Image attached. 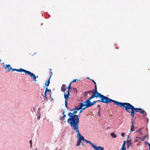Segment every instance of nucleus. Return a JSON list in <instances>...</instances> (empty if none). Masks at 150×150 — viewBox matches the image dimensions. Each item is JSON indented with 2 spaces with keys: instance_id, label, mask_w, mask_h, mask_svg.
I'll list each match as a JSON object with an SVG mask.
<instances>
[{
  "instance_id": "72a5a7b5",
  "label": "nucleus",
  "mask_w": 150,
  "mask_h": 150,
  "mask_svg": "<svg viewBox=\"0 0 150 150\" xmlns=\"http://www.w3.org/2000/svg\"><path fill=\"white\" fill-rule=\"evenodd\" d=\"M44 97L46 99V101H47L48 100H47V94H44Z\"/></svg>"
},
{
  "instance_id": "de8ad7c7",
  "label": "nucleus",
  "mask_w": 150,
  "mask_h": 150,
  "mask_svg": "<svg viewBox=\"0 0 150 150\" xmlns=\"http://www.w3.org/2000/svg\"><path fill=\"white\" fill-rule=\"evenodd\" d=\"M66 95L69 96L70 95V93H67V94L66 93Z\"/></svg>"
},
{
  "instance_id": "5701e85b",
  "label": "nucleus",
  "mask_w": 150,
  "mask_h": 150,
  "mask_svg": "<svg viewBox=\"0 0 150 150\" xmlns=\"http://www.w3.org/2000/svg\"><path fill=\"white\" fill-rule=\"evenodd\" d=\"M137 139H138L139 140H140L141 141H143L144 140L145 138L144 137H137Z\"/></svg>"
},
{
  "instance_id": "f03ea898",
  "label": "nucleus",
  "mask_w": 150,
  "mask_h": 150,
  "mask_svg": "<svg viewBox=\"0 0 150 150\" xmlns=\"http://www.w3.org/2000/svg\"><path fill=\"white\" fill-rule=\"evenodd\" d=\"M76 114L74 111L73 113L69 112L68 114L69 117L67 120V122L73 128L79 127V116Z\"/></svg>"
},
{
  "instance_id": "0e129e2a",
  "label": "nucleus",
  "mask_w": 150,
  "mask_h": 150,
  "mask_svg": "<svg viewBox=\"0 0 150 150\" xmlns=\"http://www.w3.org/2000/svg\"><path fill=\"white\" fill-rule=\"evenodd\" d=\"M87 79H90L89 78V77H87Z\"/></svg>"
},
{
  "instance_id": "3c124183",
  "label": "nucleus",
  "mask_w": 150,
  "mask_h": 150,
  "mask_svg": "<svg viewBox=\"0 0 150 150\" xmlns=\"http://www.w3.org/2000/svg\"><path fill=\"white\" fill-rule=\"evenodd\" d=\"M145 118L146 117V115H144L143 116Z\"/></svg>"
},
{
  "instance_id": "aec40b11",
  "label": "nucleus",
  "mask_w": 150,
  "mask_h": 150,
  "mask_svg": "<svg viewBox=\"0 0 150 150\" xmlns=\"http://www.w3.org/2000/svg\"><path fill=\"white\" fill-rule=\"evenodd\" d=\"M85 141L86 142V143H89V144L91 145V146L93 148V147L95 146V145H94L90 141H88L85 139Z\"/></svg>"
},
{
  "instance_id": "bf43d9fd",
  "label": "nucleus",
  "mask_w": 150,
  "mask_h": 150,
  "mask_svg": "<svg viewBox=\"0 0 150 150\" xmlns=\"http://www.w3.org/2000/svg\"><path fill=\"white\" fill-rule=\"evenodd\" d=\"M148 146H149V150H150V144H149Z\"/></svg>"
},
{
  "instance_id": "6e6552de",
  "label": "nucleus",
  "mask_w": 150,
  "mask_h": 150,
  "mask_svg": "<svg viewBox=\"0 0 150 150\" xmlns=\"http://www.w3.org/2000/svg\"><path fill=\"white\" fill-rule=\"evenodd\" d=\"M83 106H82V105L81 104V103H79V105L78 106V107L77 108H74V113L76 114L77 112V111L79 110H81L82 109V108H83Z\"/></svg>"
},
{
  "instance_id": "a211bd4d",
  "label": "nucleus",
  "mask_w": 150,
  "mask_h": 150,
  "mask_svg": "<svg viewBox=\"0 0 150 150\" xmlns=\"http://www.w3.org/2000/svg\"><path fill=\"white\" fill-rule=\"evenodd\" d=\"M50 77H49L47 81H46L45 85V86H47V87L49 86V84L50 83Z\"/></svg>"
},
{
  "instance_id": "f257e3e1",
  "label": "nucleus",
  "mask_w": 150,
  "mask_h": 150,
  "mask_svg": "<svg viewBox=\"0 0 150 150\" xmlns=\"http://www.w3.org/2000/svg\"><path fill=\"white\" fill-rule=\"evenodd\" d=\"M118 105L124 108L127 112H130L132 118L134 116V111L136 112H139L141 110H142V108H135L133 106L129 103H122L118 101Z\"/></svg>"
},
{
  "instance_id": "bb28decb",
  "label": "nucleus",
  "mask_w": 150,
  "mask_h": 150,
  "mask_svg": "<svg viewBox=\"0 0 150 150\" xmlns=\"http://www.w3.org/2000/svg\"><path fill=\"white\" fill-rule=\"evenodd\" d=\"M72 83V82H71L70 83L69 86L67 87V89H69V90H70V89L71 88V84Z\"/></svg>"
},
{
  "instance_id": "c85d7f7f",
  "label": "nucleus",
  "mask_w": 150,
  "mask_h": 150,
  "mask_svg": "<svg viewBox=\"0 0 150 150\" xmlns=\"http://www.w3.org/2000/svg\"><path fill=\"white\" fill-rule=\"evenodd\" d=\"M126 147L125 146H122L121 150H126Z\"/></svg>"
},
{
  "instance_id": "7ed1b4c3",
  "label": "nucleus",
  "mask_w": 150,
  "mask_h": 150,
  "mask_svg": "<svg viewBox=\"0 0 150 150\" xmlns=\"http://www.w3.org/2000/svg\"><path fill=\"white\" fill-rule=\"evenodd\" d=\"M98 96L97 98H100V99L96 100V102H100L103 103H105L107 105H108L109 103L113 102L115 105H118V101L110 99L108 97L104 96L100 93L98 94Z\"/></svg>"
},
{
  "instance_id": "864d4df0",
  "label": "nucleus",
  "mask_w": 150,
  "mask_h": 150,
  "mask_svg": "<svg viewBox=\"0 0 150 150\" xmlns=\"http://www.w3.org/2000/svg\"><path fill=\"white\" fill-rule=\"evenodd\" d=\"M141 128H140L139 129V133H140V134H141Z\"/></svg>"
},
{
  "instance_id": "1a4fd4ad",
  "label": "nucleus",
  "mask_w": 150,
  "mask_h": 150,
  "mask_svg": "<svg viewBox=\"0 0 150 150\" xmlns=\"http://www.w3.org/2000/svg\"><path fill=\"white\" fill-rule=\"evenodd\" d=\"M16 71L20 72H24L25 74H28L29 71H27L24 69L20 68L19 69H17Z\"/></svg>"
},
{
  "instance_id": "4c0bfd02",
  "label": "nucleus",
  "mask_w": 150,
  "mask_h": 150,
  "mask_svg": "<svg viewBox=\"0 0 150 150\" xmlns=\"http://www.w3.org/2000/svg\"><path fill=\"white\" fill-rule=\"evenodd\" d=\"M144 144L145 145H146L147 144H148L149 145L150 144L148 142H144Z\"/></svg>"
},
{
  "instance_id": "7c9ffc66",
  "label": "nucleus",
  "mask_w": 150,
  "mask_h": 150,
  "mask_svg": "<svg viewBox=\"0 0 150 150\" xmlns=\"http://www.w3.org/2000/svg\"><path fill=\"white\" fill-rule=\"evenodd\" d=\"M96 100L92 102V106H93L96 103Z\"/></svg>"
},
{
  "instance_id": "13d9d810",
  "label": "nucleus",
  "mask_w": 150,
  "mask_h": 150,
  "mask_svg": "<svg viewBox=\"0 0 150 150\" xmlns=\"http://www.w3.org/2000/svg\"><path fill=\"white\" fill-rule=\"evenodd\" d=\"M72 88L74 90H75V91H76V88Z\"/></svg>"
},
{
  "instance_id": "0eeeda50",
  "label": "nucleus",
  "mask_w": 150,
  "mask_h": 150,
  "mask_svg": "<svg viewBox=\"0 0 150 150\" xmlns=\"http://www.w3.org/2000/svg\"><path fill=\"white\" fill-rule=\"evenodd\" d=\"M28 75H29V76H30L32 78H33V80L34 81H36V79L38 77V76H36L33 73L31 72L30 71H29Z\"/></svg>"
},
{
  "instance_id": "6e6d98bb",
  "label": "nucleus",
  "mask_w": 150,
  "mask_h": 150,
  "mask_svg": "<svg viewBox=\"0 0 150 150\" xmlns=\"http://www.w3.org/2000/svg\"><path fill=\"white\" fill-rule=\"evenodd\" d=\"M74 110V108L73 109H71L69 110V111H71L73 110Z\"/></svg>"
},
{
  "instance_id": "2eb2a0df",
  "label": "nucleus",
  "mask_w": 150,
  "mask_h": 150,
  "mask_svg": "<svg viewBox=\"0 0 150 150\" xmlns=\"http://www.w3.org/2000/svg\"><path fill=\"white\" fill-rule=\"evenodd\" d=\"M66 89V86L65 84H63L61 88V90L62 91L64 92V93L65 92Z\"/></svg>"
},
{
  "instance_id": "20e7f679",
  "label": "nucleus",
  "mask_w": 150,
  "mask_h": 150,
  "mask_svg": "<svg viewBox=\"0 0 150 150\" xmlns=\"http://www.w3.org/2000/svg\"><path fill=\"white\" fill-rule=\"evenodd\" d=\"M73 129L77 133V137H79L77 141L81 143L82 141H85V139L84 138V137L81 136V134L80 133L79 129V127L74 128H73Z\"/></svg>"
},
{
  "instance_id": "6ab92c4d",
  "label": "nucleus",
  "mask_w": 150,
  "mask_h": 150,
  "mask_svg": "<svg viewBox=\"0 0 150 150\" xmlns=\"http://www.w3.org/2000/svg\"><path fill=\"white\" fill-rule=\"evenodd\" d=\"M66 115L65 114L63 115V116H61L59 118V120L61 121H63L65 119V118L66 117Z\"/></svg>"
},
{
  "instance_id": "dca6fc26",
  "label": "nucleus",
  "mask_w": 150,
  "mask_h": 150,
  "mask_svg": "<svg viewBox=\"0 0 150 150\" xmlns=\"http://www.w3.org/2000/svg\"><path fill=\"white\" fill-rule=\"evenodd\" d=\"M131 144V141L130 140H127V148H129Z\"/></svg>"
},
{
  "instance_id": "a19ab883",
  "label": "nucleus",
  "mask_w": 150,
  "mask_h": 150,
  "mask_svg": "<svg viewBox=\"0 0 150 150\" xmlns=\"http://www.w3.org/2000/svg\"><path fill=\"white\" fill-rule=\"evenodd\" d=\"M100 110H98V115H99V117L100 116Z\"/></svg>"
},
{
  "instance_id": "09e8293b",
  "label": "nucleus",
  "mask_w": 150,
  "mask_h": 150,
  "mask_svg": "<svg viewBox=\"0 0 150 150\" xmlns=\"http://www.w3.org/2000/svg\"><path fill=\"white\" fill-rule=\"evenodd\" d=\"M47 91L46 90H46L45 91V92H44V94H47Z\"/></svg>"
},
{
  "instance_id": "680f3d73",
  "label": "nucleus",
  "mask_w": 150,
  "mask_h": 150,
  "mask_svg": "<svg viewBox=\"0 0 150 150\" xmlns=\"http://www.w3.org/2000/svg\"><path fill=\"white\" fill-rule=\"evenodd\" d=\"M33 110H34V112H35V109L34 108H33Z\"/></svg>"
},
{
  "instance_id": "5fc2aeb1",
  "label": "nucleus",
  "mask_w": 150,
  "mask_h": 150,
  "mask_svg": "<svg viewBox=\"0 0 150 150\" xmlns=\"http://www.w3.org/2000/svg\"><path fill=\"white\" fill-rule=\"evenodd\" d=\"M65 112L64 111H63L62 112V114H63V115L65 114L64 113Z\"/></svg>"
},
{
  "instance_id": "2f4dec72",
  "label": "nucleus",
  "mask_w": 150,
  "mask_h": 150,
  "mask_svg": "<svg viewBox=\"0 0 150 150\" xmlns=\"http://www.w3.org/2000/svg\"><path fill=\"white\" fill-rule=\"evenodd\" d=\"M47 91V92H50V93L51 92V90L50 89H48V88H47V87H46V88Z\"/></svg>"
},
{
  "instance_id": "69168bd1",
  "label": "nucleus",
  "mask_w": 150,
  "mask_h": 150,
  "mask_svg": "<svg viewBox=\"0 0 150 150\" xmlns=\"http://www.w3.org/2000/svg\"><path fill=\"white\" fill-rule=\"evenodd\" d=\"M107 128L108 129V128H110V127H107Z\"/></svg>"
},
{
  "instance_id": "e433bc0d",
  "label": "nucleus",
  "mask_w": 150,
  "mask_h": 150,
  "mask_svg": "<svg viewBox=\"0 0 150 150\" xmlns=\"http://www.w3.org/2000/svg\"><path fill=\"white\" fill-rule=\"evenodd\" d=\"M97 107L98 108V110H100V105H98L97 106Z\"/></svg>"
},
{
  "instance_id": "f3484780",
  "label": "nucleus",
  "mask_w": 150,
  "mask_h": 150,
  "mask_svg": "<svg viewBox=\"0 0 150 150\" xmlns=\"http://www.w3.org/2000/svg\"><path fill=\"white\" fill-rule=\"evenodd\" d=\"M64 97L65 99V102H67L68 99L70 98L69 96L66 95V93H64Z\"/></svg>"
},
{
  "instance_id": "b1692460",
  "label": "nucleus",
  "mask_w": 150,
  "mask_h": 150,
  "mask_svg": "<svg viewBox=\"0 0 150 150\" xmlns=\"http://www.w3.org/2000/svg\"><path fill=\"white\" fill-rule=\"evenodd\" d=\"M135 129L134 125H132V127L131 128L130 132H133L134 131V129Z\"/></svg>"
},
{
  "instance_id": "a18cd8bd",
  "label": "nucleus",
  "mask_w": 150,
  "mask_h": 150,
  "mask_svg": "<svg viewBox=\"0 0 150 150\" xmlns=\"http://www.w3.org/2000/svg\"><path fill=\"white\" fill-rule=\"evenodd\" d=\"M144 137L145 139L146 138H148V136L147 135H145L144 136Z\"/></svg>"
},
{
  "instance_id": "412c9836",
  "label": "nucleus",
  "mask_w": 150,
  "mask_h": 150,
  "mask_svg": "<svg viewBox=\"0 0 150 150\" xmlns=\"http://www.w3.org/2000/svg\"><path fill=\"white\" fill-rule=\"evenodd\" d=\"M85 109L83 108H82V109H81V110H80V112H79V114L78 115H79V117H80V114L82 112V111L84 110Z\"/></svg>"
},
{
  "instance_id": "393cba45",
  "label": "nucleus",
  "mask_w": 150,
  "mask_h": 150,
  "mask_svg": "<svg viewBox=\"0 0 150 150\" xmlns=\"http://www.w3.org/2000/svg\"><path fill=\"white\" fill-rule=\"evenodd\" d=\"M139 112L142 114H144V113H146V112L142 109V110H141L139 111Z\"/></svg>"
},
{
  "instance_id": "39448f33",
  "label": "nucleus",
  "mask_w": 150,
  "mask_h": 150,
  "mask_svg": "<svg viewBox=\"0 0 150 150\" xmlns=\"http://www.w3.org/2000/svg\"><path fill=\"white\" fill-rule=\"evenodd\" d=\"M81 103L83 107L85 106L84 108L85 109L87 108L92 106V102H91V100L88 99H87L86 101L82 103Z\"/></svg>"
},
{
  "instance_id": "4be33fe9",
  "label": "nucleus",
  "mask_w": 150,
  "mask_h": 150,
  "mask_svg": "<svg viewBox=\"0 0 150 150\" xmlns=\"http://www.w3.org/2000/svg\"><path fill=\"white\" fill-rule=\"evenodd\" d=\"M111 136L114 138H115L117 137V135L114 133L112 132L110 134Z\"/></svg>"
},
{
  "instance_id": "ddd939ff",
  "label": "nucleus",
  "mask_w": 150,
  "mask_h": 150,
  "mask_svg": "<svg viewBox=\"0 0 150 150\" xmlns=\"http://www.w3.org/2000/svg\"><path fill=\"white\" fill-rule=\"evenodd\" d=\"M99 93H98L97 94H93L88 99L91 100L92 99L94 98H97L98 96V94H99Z\"/></svg>"
},
{
  "instance_id": "e2e57ef3",
  "label": "nucleus",
  "mask_w": 150,
  "mask_h": 150,
  "mask_svg": "<svg viewBox=\"0 0 150 150\" xmlns=\"http://www.w3.org/2000/svg\"><path fill=\"white\" fill-rule=\"evenodd\" d=\"M49 70H50V71H51L52 70V69H50Z\"/></svg>"
},
{
  "instance_id": "052dcab7",
  "label": "nucleus",
  "mask_w": 150,
  "mask_h": 150,
  "mask_svg": "<svg viewBox=\"0 0 150 150\" xmlns=\"http://www.w3.org/2000/svg\"><path fill=\"white\" fill-rule=\"evenodd\" d=\"M129 138V135H128L127 136V139H128Z\"/></svg>"
},
{
  "instance_id": "f704fd0d",
  "label": "nucleus",
  "mask_w": 150,
  "mask_h": 150,
  "mask_svg": "<svg viewBox=\"0 0 150 150\" xmlns=\"http://www.w3.org/2000/svg\"><path fill=\"white\" fill-rule=\"evenodd\" d=\"M125 133H122L121 134V136L123 137H124L125 136Z\"/></svg>"
},
{
  "instance_id": "8fccbe9b",
  "label": "nucleus",
  "mask_w": 150,
  "mask_h": 150,
  "mask_svg": "<svg viewBox=\"0 0 150 150\" xmlns=\"http://www.w3.org/2000/svg\"><path fill=\"white\" fill-rule=\"evenodd\" d=\"M70 90H69V89H68L67 91V93H70L69 91Z\"/></svg>"
},
{
  "instance_id": "774afa93",
  "label": "nucleus",
  "mask_w": 150,
  "mask_h": 150,
  "mask_svg": "<svg viewBox=\"0 0 150 150\" xmlns=\"http://www.w3.org/2000/svg\"><path fill=\"white\" fill-rule=\"evenodd\" d=\"M1 59H0V62H1Z\"/></svg>"
},
{
  "instance_id": "f8f14e48",
  "label": "nucleus",
  "mask_w": 150,
  "mask_h": 150,
  "mask_svg": "<svg viewBox=\"0 0 150 150\" xmlns=\"http://www.w3.org/2000/svg\"><path fill=\"white\" fill-rule=\"evenodd\" d=\"M99 93H98L97 94H93L88 99L91 100L92 99L94 98H97L98 96V94H99Z\"/></svg>"
},
{
  "instance_id": "603ef678",
  "label": "nucleus",
  "mask_w": 150,
  "mask_h": 150,
  "mask_svg": "<svg viewBox=\"0 0 150 150\" xmlns=\"http://www.w3.org/2000/svg\"><path fill=\"white\" fill-rule=\"evenodd\" d=\"M83 141L82 142H81V144L82 146H83L84 145V144L83 143Z\"/></svg>"
},
{
  "instance_id": "4d7b16f0",
  "label": "nucleus",
  "mask_w": 150,
  "mask_h": 150,
  "mask_svg": "<svg viewBox=\"0 0 150 150\" xmlns=\"http://www.w3.org/2000/svg\"><path fill=\"white\" fill-rule=\"evenodd\" d=\"M4 62H3L2 63L3 66L5 67V66H4Z\"/></svg>"
},
{
  "instance_id": "4468645a",
  "label": "nucleus",
  "mask_w": 150,
  "mask_h": 150,
  "mask_svg": "<svg viewBox=\"0 0 150 150\" xmlns=\"http://www.w3.org/2000/svg\"><path fill=\"white\" fill-rule=\"evenodd\" d=\"M40 109L41 107L40 108L38 109V112H37V114L38 115L37 116V118L38 119V120H40V117H41V115H40Z\"/></svg>"
},
{
  "instance_id": "ea45409f",
  "label": "nucleus",
  "mask_w": 150,
  "mask_h": 150,
  "mask_svg": "<svg viewBox=\"0 0 150 150\" xmlns=\"http://www.w3.org/2000/svg\"><path fill=\"white\" fill-rule=\"evenodd\" d=\"M11 70H12V71H16L17 69H15V68L12 69H12H11Z\"/></svg>"
},
{
  "instance_id": "9d476101",
  "label": "nucleus",
  "mask_w": 150,
  "mask_h": 150,
  "mask_svg": "<svg viewBox=\"0 0 150 150\" xmlns=\"http://www.w3.org/2000/svg\"><path fill=\"white\" fill-rule=\"evenodd\" d=\"M5 69L6 70V72H9L12 69V67L10 64H6L5 66Z\"/></svg>"
},
{
  "instance_id": "423d86ee",
  "label": "nucleus",
  "mask_w": 150,
  "mask_h": 150,
  "mask_svg": "<svg viewBox=\"0 0 150 150\" xmlns=\"http://www.w3.org/2000/svg\"><path fill=\"white\" fill-rule=\"evenodd\" d=\"M90 93H91L92 94H97L98 93H99L98 92V91L97 90V88H95L94 91L93 90L91 91H88L85 92L84 94V96H85L87 94H88Z\"/></svg>"
},
{
  "instance_id": "49530a36",
  "label": "nucleus",
  "mask_w": 150,
  "mask_h": 150,
  "mask_svg": "<svg viewBox=\"0 0 150 150\" xmlns=\"http://www.w3.org/2000/svg\"><path fill=\"white\" fill-rule=\"evenodd\" d=\"M50 73H51V75H50V78L51 77V76H52V72L51 71V72H50Z\"/></svg>"
},
{
  "instance_id": "473e14b6",
  "label": "nucleus",
  "mask_w": 150,
  "mask_h": 150,
  "mask_svg": "<svg viewBox=\"0 0 150 150\" xmlns=\"http://www.w3.org/2000/svg\"><path fill=\"white\" fill-rule=\"evenodd\" d=\"M80 144H81V143H80L79 142L77 141V142H76V146H79L80 145Z\"/></svg>"
},
{
  "instance_id": "cd10ccee",
  "label": "nucleus",
  "mask_w": 150,
  "mask_h": 150,
  "mask_svg": "<svg viewBox=\"0 0 150 150\" xmlns=\"http://www.w3.org/2000/svg\"><path fill=\"white\" fill-rule=\"evenodd\" d=\"M93 82V83H94L95 84V88H97V85L96 82H95L94 80H91Z\"/></svg>"
},
{
  "instance_id": "c03bdc74",
  "label": "nucleus",
  "mask_w": 150,
  "mask_h": 150,
  "mask_svg": "<svg viewBox=\"0 0 150 150\" xmlns=\"http://www.w3.org/2000/svg\"><path fill=\"white\" fill-rule=\"evenodd\" d=\"M51 94H52V92H51L49 94V95L50 96V98H51L52 99H53V98H51Z\"/></svg>"
},
{
  "instance_id": "9b49d317",
  "label": "nucleus",
  "mask_w": 150,
  "mask_h": 150,
  "mask_svg": "<svg viewBox=\"0 0 150 150\" xmlns=\"http://www.w3.org/2000/svg\"><path fill=\"white\" fill-rule=\"evenodd\" d=\"M93 148L95 150H104V148L101 146H95Z\"/></svg>"
},
{
  "instance_id": "58836bf2",
  "label": "nucleus",
  "mask_w": 150,
  "mask_h": 150,
  "mask_svg": "<svg viewBox=\"0 0 150 150\" xmlns=\"http://www.w3.org/2000/svg\"><path fill=\"white\" fill-rule=\"evenodd\" d=\"M126 142V141H124V142H123V144H122V146H125V145Z\"/></svg>"
},
{
  "instance_id": "79ce46f5",
  "label": "nucleus",
  "mask_w": 150,
  "mask_h": 150,
  "mask_svg": "<svg viewBox=\"0 0 150 150\" xmlns=\"http://www.w3.org/2000/svg\"><path fill=\"white\" fill-rule=\"evenodd\" d=\"M138 139H137V138H136V139L134 141V142H138L139 141L138 140Z\"/></svg>"
},
{
  "instance_id": "c9c22d12",
  "label": "nucleus",
  "mask_w": 150,
  "mask_h": 150,
  "mask_svg": "<svg viewBox=\"0 0 150 150\" xmlns=\"http://www.w3.org/2000/svg\"><path fill=\"white\" fill-rule=\"evenodd\" d=\"M29 143L30 144V147H31L32 146V141L31 140H30L29 141Z\"/></svg>"
},
{
  "instance_id": "338daca9",
  "label": "nucleus",
  "mask_w": 150,
  "mask_h": 150,
  "mask_svg": "<svg viewBox=\"0 0 150 150\" xmlns=\"http://www.w3.org/2000/svg\"><path fill=\"white\" fill-rule=\"evenodd\" d=\"M148 120H149L148 119V118H147V120L148 121Z\"/></svg>"
},
{
  "instance_id": "c756f323",
  "label": "nucleus",
  "mask_w": 150,
  "mask_h": 150,
  "mask_svg": "<svg viewBox=\"0 0 150 150\" xmlns=\"http://www.w3.org/2000/svg\"><path fill=\"white\" fill-rule=\"evenodd\" d=\"M79 81V80H78L77 79H74L71 82H72V83L74 82H77L76 81Z\"/></svg>"
},
{
  "instance_id": "a878e982",
  "label": "nucleus",
  "mask_w": 150,
  "mask_h": 150,
  "mask_svg": "<svg viewBox=\"0 0 150 150\" xmlns=\"http://www.w3.org/2000/svg\"><path fill=\"white\" fill-rule=\"evenodd\" d=\"M68 104V102H65V107L67 109V110H68L69 109V108L67 106Z\"/></svg>"
},
{
  "instance_id": "37998d69",
  "label": "nucleus",
  "mask_w": 150,
  "mask_h": 150,
  "mask_svg": "<svg viewBox=\"0 0 150 150\" xmlns=\"http://www.w3.org/2000/svg\"><path fill=\"white\" fill-rule=\"evenodd\" d=\"M131 123H132V125H133V118H132L131 119Z\"/></svg>"
}]
</instances>
